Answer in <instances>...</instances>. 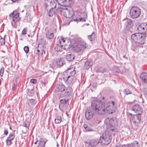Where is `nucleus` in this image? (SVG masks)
Instances as JSON below:
<instances>
[{
	"mask_svg": "<svg viewBox=\"0 0 147 147\" xmlns=\"http://www.w3.org/2000/svg\"><path fill=\"white\" fill-rule=\"evenodd\" d=\"M92 109L88 107L85 110V117L87 120L90 119L94 114V112L99 115H103L106 112L105 107L100 100H94L91 103Z\"/></svg>",
	"mask_w": 147,
	"mask_h": 147,
	"instance_id": "nucleus-1",
	"label": "nucleus"
},
{
	"mask_svg": "<svg viewBox=\"0 0 147 147\" xmlns=\"http://www.w3.org/2000/svg\"><path fill=\"white\" fill-rule=\"evenodd\" d=\"M45 4L46 7L49 6H54V8L56 7L57 2L60 5L67 6L68 5H72L74 4L73 0H45Z\"/></svg>",
	"mask_w": 147,
	"mask_h": 147,
	"instance_id": "nucleus-2",
	"label": "nucleus"
},
{
	"mask_svg": "<svg viewBox=\"0 0 147 147\" xmlns=\"http://www.w3.org/2000/svg\"><path fill=\"white\" fill-rule=\"evenodd\" d=\"M138 44L144 43L146 36L147 23L145 22L138 23Z\"/></svg>",
	"mask_w": 147,
	"mask_h": 147,
	"instance_id": "nucleus-3",
	"label": "nucleus"
},
{
	"mask_svg": "<svg viewBox=\"0 0 147 147\" xmlns=\"http://www.w3.org/2000/svg\"><path fill=\"white\" fill-rule=\"evenodd\" d=\"M76 73L74 67L68 69L63 73V77L64 80L66 83L71 84Z\"/></svg>",
	"mask_w": 147,
	"mask_h": 147,
	"instance_id": "nucleus-4",
	"label": "nucleus"
},
{
	"mask_svg": "<svg viewBox=\"0 0 147 147\" xmlns=\"http://www.w3.org/2000/svg\"><path fill=\"white\" fill-rule=\"evenodd\" d=\"M113 129H109L108 130H106L103 133L102 135L100 137V142L101 141L102 144L107 145L110 143L112 140L111 136L113 132Z\"/></svg>",
	"mask_w": 147,
	"mask_h": 147,
	"instance_id": "nucleus-5",
	"label": "nucleus"
},
{
	"mask_svg": "<svg viewBox=\"0 0 147 147\" xmlns=\"http://www.w3.org/2000/svg\"><path fill=\"white\" fill-rule=\"evenodd\" d=\"M105 123L106 125L107 130H108L109 129H113V132H115L116 131V129L115 127V126L117 124L115 119L107 118L105 119Z\"/></svg>",
	"mask_w": 147,
	"mask_h": 147,
	"instance_id": "nucleus-6",
	"label": "nucleus"
},
{
	"mask_svg": "<svg viewBox=\"0 0 147 147\" xmlns=\"http://www.w3.org/2000/svg\"><path fill=\"white\" fill-rule=\"evenodd\" d=\"M87 47L86 43L84 41L79 42L77 45H75L73 47L74 51L76 52L83 51Z\"/></svg>",
	"mask_w": 147,
	"mask_h": 147,
	"instance_id": "nucleus-7",
	"label": "nucleus"
},
{
	"mask_svg": "<svg viewBox=\"0 0 147 147\" xmlns=\"http://www.w3.org/2000/svg\"><path fill=\"white\" fill-rule=\"evenodd\" d=\"M19 15V13L16 10L14 11L9 14V18L14 22H18L20 19Z\"/></svg>",
	"mask_w": 147,
	"mask_h": 147,
	"instance_id": "nucleus-8",
	"label": "nucleus"
},
{
	"mask_svg": "<svg viewBox=\"0 0 147 147\" xmlns=\"http://www.w3.org/2000/svg\"><path fill=\"white\" fill-rule=\"evenodd\" d=\"M100 142V140L97 138L90 139L86 141V143L89 145V147H95L97 146Z\"/></svg>",
	"mask_w": 147,
	"mask_h": 147,
	"instance_id": "nucleus-9",
	"label": "nucleus"
},
{
	"mask_svg": "<svg viewBox=\"0 0 147 147\" xmlns=\"http://www.w3.org/2000/svg\"><path fill=\"white\" fill-rule=\"evenodd\" d=\"M138 7L133 6L130 11V15L132 18H136L138 17Z\"/></svg>",
	"mask_w": 147,
	"mask_h": 147,
	"instance_id": "nucleus-10",
	"label": "nucleus"
},
{
	"mask_svg": "<svg viewBox=\"0 0 147 147\" xmlns=\"http://www.w3.org/2000/svg\"><path fill=\"white\" fill-rule=\"evenodd\" d=\"M69 100L68 98L66 99H63L60 100L59 107L61 111H62L63 110H64V109L66 108L65 105L67 103L68 104Z\"/></svg>",
	"mask_w": 147,
	"mask_h": 147,
	"instance_id": "nucleus-11",
	"label": "nucleus"
},
{
	"mask_svg": "<svg viewBox=\"0 0 147 147\" xmlns=\"http://www.w3.org/2000/svg\"><path fill=\"white\" fill-rule=\"evenodd\" d=\"M15 131L9 133L8 137L6 140V144L7 146H9L11 144V142L14 139L15 136Z\"/></svg>",
	"mask_w": 147,
	"mask_h": 147,
	"instance_id": "nucleus-12",
	"label": "nucleus"
},
{
	"mask_svg": "<svg viewBox=\"0 0 147 147\" xmlns=\"http://www.w3.org/2000/svg\"><path fill=\"white\" fill-rule=\"evenodd\" d=\"M123 21L124 22L125 30L127 31H130L132 28V21L130 19H127L124 20Z\"/></svg>",
	"mask_w": 147,
	"mask_h": 147,
	"instance_id": "nucleus-13",
	"label": "nucleus"
},
{
	"mask_svg": "<svg viewBox=\"0 0 147 147\" xmlns=\"http://www.w3.org/2000/svg\"><path fill=\"white\" fill-rule=\"evenodd\" d=\"M55 63L59 67L63 66L65 63V61L63 57H59L55 60Z\"/></svg>",
	"mask_w": 147,
	"mask_h": 147,
	"instance_id": "nucleus-14",
	"label": "nucleus"
},
{
	"mask_svg": "<svg viewBox=\"0 0 147 147\" xmlns=\"http://www.w3.org/2000/svg\"><path fill=\"white\" fill-rule=\"evenodd\" d=\"M116 147H138V142L135 141L131 144H128L127 145H120L119 146H116Z\"/></svg>",
	"mask_w": 147,
	"mask_h": 147,
	"instance_id": "nucleus-15",
	"label": "nucleus"
},
{
	"mask_svg": "<svg viewBox=\"0 0 147 147\" xmlns=\"http://www.w3.org/2000/svg\"><path fill=\"white\" fill-rule=\"evenodd\" d=\"M79 15L80 22H85L86 21V20L87 18V15L85 12H82L80 13L79 12Z\"/></svg>",
	"mask_w": 147,
	"mask_h": 147,
	"instance_id": "nucleus-16",
	"label": "nucleus"
},
{
	"mask_svg": "<svg viewBox=\"0 0 147 147\" xmlns=\"http://www.w3.org/2000/svg\"><path fill=\"white\" fill-rule=\"evenodd\" d=\"M140 77L142 81L144 83L147 84V73L143 72L142 73Z\"/></svg>",
	"mask_w": 147,
	"mask_h": 147,
	"instance_id": "nucleus-17",
	"label": "nucleus"
},
{
	"mask_svg": "<svg viewBox=\"0 0 147 147\" xmlns=\"http://www.w3.org/2000/svg\"><path fill=\"white\" fill-rule=\"evenodd\" d=\"M74 57L75 56L73 54L69 53H67L65 56L66 59L69 61H73Z\"/></svg>",
	"mask_w": 147,
	"mask_h": 147,
	"instance_id": "nucleus-18",
	"label": "nucleus"
},
{
	"mask_svg": "<svg viewBox=\"0 0 147 147\" xmlns=\"http://www.w3.org/2000/svg\"><path fill=\"white\" fill-rule=\"evenodd\" d=\"M65 86L63 84H59L57 85L56 90L57 91L62 92L64 91L65 89Z\"/></svg>",
	"mask_w": 147,
	"mask_h": 147,
	"instance_id": "nucleus-19",
	"label": "nucleus"
},
{
	"mask_svg": "<svg viewBox=\"0 0 147 147\" xmlns=\"http://www.w3.org/2000/svg\"><path fill=\"white\" fill-rule=\"evenodd\" d=\"M92 63L89 60H87L84 63V68L85 69H88L92 65Z\"/></svg>",
	"mask_w": 147,
	"mask_h": 147,
	"instance_id": "nucleus-20",
	"label": "nucleus"
},
{
	"mask_svg": "<svg viewBox=\"0 0 147 147\" xmlns=\"http://www.w3.org/2000/svg\"><path fill=\"white\" fill-rule=\"evenodd\" d=\"M51 6L53 7L50 9V11L48 12L47 15L49 17L52 16L55 13V8H56L54 7V6L52 5Z\"/></svg>",
	"mask_w": 147,
	"mask_h": 147,
	"instance_id": "nucleus-21",
	"label": "nucleus"
},
{
	"mask_svg": "<svg viewBox=\"0 0 147 147\" xmlns=\"http://www.w3.org/2000/svg\"><path fill=\"white\" fill-rule=\"evenodd\" d=\"M79 15V12L76 13H74L72 16V18L74 21L77 22H80Z\"/></svg>",
	"mask_w": 147,
	"mask_h": 147,
	"instance_id": "nucleus-22",
	"label": "nucleus"
},
{
	"mask_svg": "<svg viewBox=\"0 0 147 147\" xmlns=\"http://www.w3.org/2000/svg\"><path fill=\"white\" fill-rule=\"evenodd\" d=\"M106 108V110L108 113L109 114H111L114 112L115 111V107H109Z\"/></svg>",
	"mask_w": 147,
	"mask_h": 147,
	"instance_id": "nucleus-23",
	"label": "nucleus"
},
{
	"mask_svg": "<svg viewBox=\"0 0 147 147\" xmlns=\"http://www.w3.org/2000/svg\"><path fill=\"white\" fill-rule=\"evenodd\" d=\"M72 94L71 92L70 91L68 90V89L67 88L65 90V91L64 94L63 96L64 97H65L67 98L70 97Z\"/></svg>",
	"mask_w": 147,
	"mask_h": 147,
	"instance_id": "nucleus-24",
	"label": "nucleus"
},
{
	"mask_svg": "<svg viewBox=\"0 0 147 147\" xmlns=\"http://www.w3.org/2000/svg\"><path fill=\"white\" fill-rule=\"evenodd\" d=\"M138 33H136L132 34L131 36V39L133 40L134 42L136 43H137L138 42Z\"/></svg>",
	"mask_w": 147,
	"mask_h": 147,
	"instance_id": "nucleus-25",
	"label": "nucleus"
},
{
	"mask_svg": "<svg viewBox=\"0 0 147 147\" xmlns=\"http://www.w3.org/2000/svg\"><path fill=\"white\" fill-rule=\"evenodd\" d=\"M140 88L141 91L146 95L147 94V86H144L143 88H142V86L140 84Z\"/></svg>",
	"mask_w": 147,
	"mask_h": 147,
	"instance_id": "nucleus-26",
	"label": "nucleus"
},
{
	"mask_svg": "<svg viewBox=\"0 0 147 147\" xmlns=\"http://www.w3.org/2000/svg\"><path fill=\"white\" fill-rule=\"evenodd\" d=\"M62 45L59 43V44H56L54 47V49L56 51H61L62 49Z\"/></svg>",
	"mask_w": 147,
	"mask_h": 147,
	"instance_id": "nucleus-27",
	"label": "nucleus"
},
{
	"mask_svg": "<svg viewBox=\"0 0 147 147\" xmlns=\"http://www.w3.org/2000/svg\"><path fill=\"white\" fill-rule=\"evenodd\" d=\"M115 102L113 101H109L107 102L105 106H106V107H115Z\"/></svg>",
	"mask_w": 147,
	"mask_h": 147,
	"instance_id": "nucleus-28",
	"label": "nucleus"
},
{
	"mask_svg": "<svg viewBox=\"0 0 147 147\" xmlns=\"http://www.w3.org/2000/svg\"><path fill=\"white\" fill-rule=\"evenodd\" d=\"M43 49L40 48V45H38L36 50V53L39 55H41L43 54Z\"/></svg>",
	"mask_w": 147,
	"mask_h": 147,
	"instance_id": "nucleus-29",
	"label": "nucleus"
},
{
	"mask_svg": "<svg viewBox=\"0 0 147 147\" xmlns=\"http://www.w3.org/2000/svg\"><path fill=\"white\" fill-rule=\"evenodd\" d=\"M46 35L47 38L49 39H52L54 37L53 34L49 32L46 33Z\"/></svg>",
	"mask_w": 147,
	"mask_h": 147,
	"instance_id": "nucleus-30",
	"label": "nucleus"
},
{
	"mask_svg": "<svg viewBox=\"0 0 147 147\" xmlns=\"http://www.w3.org/2000/svg\"><path fill=\"white\" fill-rule=\"evenodd\" d=\"M84 127L86 131H94V130L92 129L90 127L86 124H84Z\"/></svg>",
	"mask_w": 147,
	"mask_h": 147,
	"instance_id": "nucleus-31",
	"label": "nucleus"
},
{
	"mask_svg": "<svg viewBox=\"0 0 147 147\" xmlns=\"http://www.w3.org/2000/svg\"><path fill=\"white\" fill-rule=\"evenodd\" d=\"M95 38V34L93 32L92 34L88 36V39L91 41L94 40Z\"/></svg>",
	"mask_w": 147,
	"mask_h": 147,
	"instance_id": "nucleus-32",
	"label": "nucleus"
},
{
	"mask_svg": "<svg viewBox=\"0 0 147 147\" xmlns=\"http://www.w3.org/2000/svg\"><path fill=\"white\" fill-rule=\"evenodd\" d=\"M143 110L138 105V121H140L141 118V117H139V115H141L142 113L143 112Z\"/></svg>",
	"mask_w": 147,
	"mask_h": 147,
	"instance_id": "nucleus-33",
	"label": "nucleus"
},
{
	"mask_svg": "<svg viewBox=\"0 0 147 147\" xmlns=\"http://www.w3.org/2000/svg\"><path fill=\"white\" fill-rule=\"evenodd\" d=\"M62 119L60 116H57L55 119V122L56 123L59 124L61 121Z\"/></svg>",
	"mask_w": 147,
	"mask_h": 147,
	"instance_id": "nucleus-34",
	"label": "nucleus"
},
{
	"mask_svg": "<svg viewBox=\"0 0 147 147\" xmlns=\"http://www.w3.org/2000/svg\"><path fill=\"white\" fill-rule=\"evenodd\" d=\"M137 120H138V114L134 115L132 119V121L133 123L135 124L137 123V122L136 121Z\"/></svg>",
	"mask_w": 147,
	"mask_h": 147,
	"instance_id": "nucleus-35",
	"label": "nucleus"
},
{
	"mask_svg": "<svg viewBox=\"0 0 147 147\" xmlns=\"http://www.w3.org/2000/svg\"><path fill=\"white\" fill-rule=\"evenodd\" d=\"M132 110L134 111L136 113L138 112V104H135L132 107Z\"/></svg>",
	"mask_w": 147,
	"mask_h": 147,
	"instance_id": "nucleus-36",
	"label": "nucleus"
},
{
	"mask_svg": "<svg viewBox=\"0 0 147 147\" xmlns=\"http://www.w3.org/2000/svg\"><path fill=\"white\" fill-rule=\"evenodd\" d=\"M105 69L103 67H100L96 71L97 72H101L102 73H103L105 71Z\"/></svg>",
	"mask_w": 147,
	"mask_h": 147,
	"instance_id": "nucleus-37",
	"label": "nucleus"
},
{
	"mask_svg": "<svg viewBox=\"0 0 147 147\" xmlns=\"http://www.w3.org/2000/svg\"><path fill=\"white\" fill-rule=\"evenodd\" d=\"M23 126L24 127H25L27 128H28L29 127V122L26 121L23 123Z\"/></svg>",
	"mask_w": 147,
	"mask_h": 147,
	"instance_id": "nucleus-38",
	"label": "nucleus"
},
{
	"mask_svg": "<svg viewBox=\"0 0 147 147\" xmlns=\"http://www.w3.org/2000/svg\"><path fill=\"white\" fill-rule=\"evenodd\" d=\"M47 140L45 139H41L40 140V142H43V146H42V147H45V144L47 142Z\"/></svg>",
	"mask_w": 147,
	"mask_h": 147,
	"instance_id": "nucleus-39",
	"label": "nucleus"
},
{
	"mask_svg": "<svg viewBox=\"0 0 147 147\" xmlns=\"http://www.w3.org/2000/svg\"><path fill=\"white\" fill-rule=\"evenodd\" d=\"M124 92L125 93L126 95L131 94V92L129 90L127 89H125Z\"/></svg>",
	"mask_w": 147,
	"mask_h": 147,
	"instance_id": "nucleus-40",
	"label": "nucleus"
},
{
	"mask_svg": "<svg viewBox=\"0 0 147 147\" xmlns=\"http://www.w3.org/2000/svg\"><path fill=\"white\" fill-rule=\"evenodd\" d=\"M24 50L26 53H28L29 51V48L27 46H26L24 48Z\"/></svg>",
	"mask_w": 147,
	"mask_h": 147,
	"instance_id": "nucleus-41",
	"label": "nucleus"
},
{
	"mask_svg": "<svg viewBox=\"0 0 147 147\" xmlns=\"http://www.w3.org/2000/svg\"><path fill=\"white\" fill-rule=\"evenodd\" d=\"M5 42V39L3 38H0V45H2L4 44Z\"/></svg>",
	"mask_w": 147,
	"mask_h": 147,
	"instance_id": "nucleus-42",
	"label": "nucleus"
},
{
	"mask_svg": "<svg viewBox=\"0 0 147 147\" xmlns=\"http://www.w3.org/2000/svg\"><path fill=\"white\" fill-rule=\"evenodd\" d=\"M30 82L33 84H36L37 82V80L36 79H32L30 80Z\"/></svg>",
	"mask_w": 147,
	"mask_h": 147,
	"instance_id": "nucleus-43",
	"label": "nucleus"
},
{
	"mask_svg": "<svg viewBox=\"0 0 147 147\" xmlns=\"http://www.w3.org/2000/svg\"><path fill=\"white\" fill-rule=\"evenodd\" d=\"M27 30L26 28H24L22 32V34L23 35H25L26 34Z\"/></svg>",
	"mask_w": 147,
	"mask_h": 147,
	"instance_id": "nucleus-44",
	"label": "nucleus"
},
{
	"mask_svg": "<svg viewBox=\"0 0 147 147\" xmlns=\"http://www.w3.org/2000/svg\"><path fill=\"white\" fill-rule=\"evenodd\" d=\"M4 68L3 67H2L0 71V75L1 76H2L3 74L4 73Z\"/></svg>",
	"mask_w": 147,
	"mask_h": 147,
	"instance_id": "nucleus-45",
	"label": "nucleus"
},
{
	"mask_svg": "<svg viewBox=\"0 0 147 147\" xmlns=\"http://www.w3.org/2000/svg\"><path fill=\"white\" fill-rule=\"evenodd\" d=\"M4 131V134H5L6 135H7L8 134V131L7 130H6V129H5Z\"/></svg>",
	"mask_w": 147,
	"mask_h": 147,
	"instance_id": "nucleus-46",
	"label": "nucleus"
},
{
	"mask_svg": "<svg viewBox=\"0 0 147 147\" xmlns=\"http://www.w3.org/2000/svg\"><path fill=\"white\" fill-rule=\"evenodd\" d=\"M65 42V40L63 38V37H62L61 38V40H60L59 41V43L61 44V43L62 42Z\"/></svg>",
	"mask_w": 147,
	"mask_h": 147,
	"instance_id": "nucleus-47",
	"label": "nucleus"
},
{
	"mask_svg": "<svg viewBox=\"0 0 147 147\" xmlns=\"http://www.w3.org/2000/svg\"><path fill=\"white\" fill-rule=\"evenodd\" d=\"M30 102L32 104H35L36 103V101L34 99H32L30 100Z\"/></svg>",
	"mask_w": 147,
	"mask_h": 147,
	"instance_id": "nucleus-48",
	"label": "nucleus"
},
{
	"mask_svg": "<svg viewBox=\"0 0 147 147\" xmlns=\"http://www.w3.org/2000/svg\"><path fill=\"white\" fill-rule=\"evenodd\" d=\"M32 90H30V89H28V92H29L31 94H32Z\"/></svg>",
	"mask_w": 147,
	"mask_h": 147,
	"instance_id": "nucleus-49",
	"label": "nucleus"
},
{
	"mask_svg": "<svg viewBox=\"0 0 147 147\" xmlns=\"http://www.w3.org/2000/svg\"><path fill=\"white\" fill-rule=\"evenodd\" d=\"M16 86L15 84H13L12 86V89L13 90H15L16 89Z\"/></svg>",
	"mask_w": 147,
	"mask_h": 147,
	"instance_id": "nucleus-50",
	"label": "nucleus"
},
{
	"mask_svg": "<svg viewBox=\"0 0 147 147\" xmlns=\"http://www.w3.org/2000/svg\"><path fill=\"white\" fill-rule=\"evenodd\" d=\"M138 12L139 11H140V14L139 15H138V17H139V16H140V14L141 13V11H140V9L138 8Z\"/></svg>",
	"mask_w": 147,
	"mask_h": 147,
	"instance_id": "nucleus-51",
	"label": "nucleus"
},
{
	"mask_svg": "<svg viewBox=\"0 0 147 147\" xmlns=\"http://www.w3.org/2000/svg\"><path fill=\"white\" fill-rule=\"evenodd\" d=\"M144 19V18H143V17H142L140 19V20L141 21L142 20H143Z\"/></svg>",
	"mask_w": 147,
	"mask_h": 147,
	"instance_id": "nucleus-52",
	"label": "nucleus"
},
{
	"mask_svg": "<svg viewBox=\"0 0 147 147\" xmlns=\"http://www.w3.org/2000/svg\"><path fill=\"white\" fill-rule=\"evenodd\" d=\"M38 141V140H37L34 143L35 144H37V142Z\"/></svg>",
	"mask_w": 147,
	"mask_h": 147,
	"instance_id": "nucleus-53",
	"label": "nucleus"
},
{
	"mask_svg": "<svg viewBox=\"0 0 147 147\" xmlns=\"http://www.w3.org/2000/svg\"><path fill=\"white\" fill-rule=\"evenodd\" d=\"M123 57L124 58H126V59L127 58V57H126V55H123Z\"/></svg>",
	"mask_w": 147,
	"mask_h": 147,
	"instance_id": "nucleus-54",
	"label": "nucleus"
},
{
	"mask_svg": "<svg viewBox=\"0 0 147 147\" xmlns=\"http://www.w3.org/2000/svg\"><path fill=\"white\" fill-rule=\"evenodd\" d=\"M10 128V129H11V127H10V128Z\"/></svg>",
	"mask_w": 147,
	"mask_h": 147,
	"instance_id": "nucleus-55",
	"label": "nucleus"
},
{
	"mask_svg": "<svg viewBox=\"0 0 147 147\" xmlns=\"http://www.w3.org/2000/svg\"><path fill=\"white\" fill-rule=\"evenodd\" d=\"M59 146V145H58V144H57V146Z\"/></svg>",
	"mask_w": 147,
	"mask_h": 147,
	"instance_id": "nucleus-56",
	"label": "nucleus"
}]
</instances>
